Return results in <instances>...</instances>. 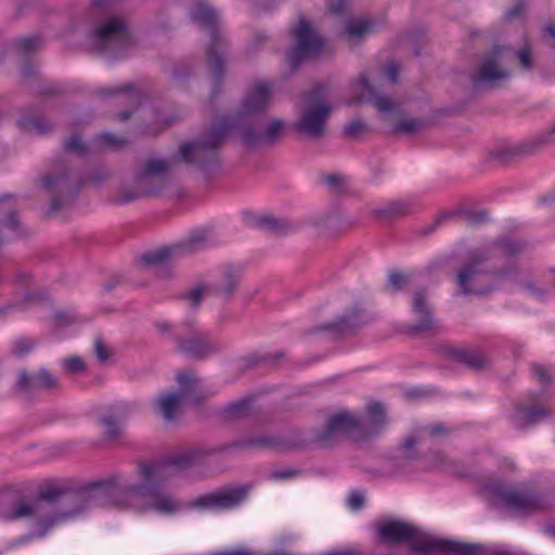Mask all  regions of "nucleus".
<instances>
[{"mask_svg": "<svg viewBox=\"0 0 555 555\" xmlns=\"http://www.w3.org/2000/svg\"><path fill=\"white\" fill-rule=\"evenodd\" d=\"M202 456L203 452L199 450H185L171 454L159 463H140L135 482L112 477L103 483L87 489L67 490L50 524L75 517L94 505L132 509L139 513L153 512L162 516H172L191 508L223 512L242 505L248 496V486H224L190 502H182L159 487L173 475V468L185 469L197 464Z\"/></svg>", "mask_w": 555, "mask_h": 555, "instance_id": "f257e3e1", "label": "nucleus"}, {"mask_svg": "<svg viewBox=\"0 0 555 555\" xmlns=\"http://www.w3.org/2000/svg\"><path fill=\"white\" fill-rule=\"evenodd\" d=\"M232 131H236L242 143L248 147L271 146L284 135L286 121L271 118L258 127L254 124L241 125L237 120H216L201 138L182 143L178 157L210 173L219 166V149Z\"/></svg>", "mask_w": 555, "mask_h": 555, "instance_id": "f03ea898", "label": "nucleus"}, {"mask_svg": "<svg viewBox=\"0 0 555 555\" xmlns=\"http://www.w3.org/2000/svg\"><path fill=\"white\" fill-rule=\"evenodd\" d=\"M93 27L88 33L91 50L105 57H125L135 46L128 21L111 2L94 0L90 9Z\"/></svg>", "mask_w": 555, "mask_h": 555, "instance_id": "7ed1b4c3", "label": "nucleus"}, {"mask_svg": "<svg viewBox=\"0 0 555 555\" xmlns=\"http://www.w3.org/2000/svg\"><path fill=\"white\" fill-rule=\"evenodd\" d=\"M190 15L194 23L210 34L207 61L214 82L220 83L224 73L228 42L220 27L219 13L208 1L198 0L191 9Z\"/></svg>", "mask_w": 555, "mask_h": 555, "instance_id": "20e7f679", "label": "nucleus"}, {"mask_svg": "<svg viewBox=\"0 0 555 555\" xmlns=\"http://www.w3.org/2000/svg\"><path fill=\"white\" fill-rule=\"evenodd\" d=\"M170 164L163 159H146L134 176L121 183L114 201L128 204L158 194L165 185Z\"/></svg>", "mask_w": 555, "mask_h": 555, "instance_id": "39448f33", "label": "nucleus"}, {"mask_svg": "<svg viewBox=\"0 0 555 555\" xmlns=\"http://www.w3.org/2000/svg\"><path fill=\"white\" fill-rule=\"evenodd\" d=\"M332 107L324 100V88L315 87L305 94L298 109L294 129L309 139H320L325 133V125Z\"/></svg>", "mask_w": 555, "mask_h": 555, "instance_id": "423d86ee", "label": "nucleus"}, {"mask_svg": "<svg viewBox=\"0 0 555 555\" xmlns=\"http://www.w3.org/2000/svg\"><path fill=\"white\" fill-rule=\"evenodd\" d=\"M40 185L51 197L50 212L59 211L77 196L81 181L69 172L65 162L59 163L40 178Z\"/></svg>", "mask_w": 555, "mask_h": 555, "instance_id": "0eeeda50", "label": "nucleus"}, {"mask_svg": "<svg viewBox=\"0 0 555 555\" xmlns=\"http://www.w3.org/2000/svg\"><path fill=\"white\" fill-rule=\"evenodd\" d=\"M177 382L180 386L178 391L163 393L155 401L158 412L168 421L177 415L183 403L201 402L208 395L203 386V380L192 372L179 373Z\"/></svg>", "mask_w": 555, "mask_h": 555, "instance_id": "6e6552de", "label": "nucleus"}, {"mask_svg": "<svg viewBox=\"0 0 555 555\" xmlns=\"http://www.w3.org/2000/svg\"><path fill=\"white\" fill-rule=\"evenodd\" d=\"M378 534L385 542H408L410 547L422 554L431 555L433 550H441L448 544L440 539L430 537L410 524L391 520L378 527Z\"/></svg>", "mask_w": 555, "mask_h": 555, "instance_id": "1a4fd4ad", "label": "nucleus"}, {"mask_svg": "<svg viewBox=\"0 0 555 555\" xmlns=\"http://www.w3.org/2000/svg\"><path fill=\"white\" fill-rule=\"evenodd\" d=\"M363 420L353 411L344 409L328 416L325 426L315 435V441L323 448H332L341 439L363 433Z\"/></svg>", "mask_w": 555, "mask_h": 555, "instance_id": "9d476101", "label": "nucleus"}, {"mask_svg": "<svg viewBox=\"0 0 555 555\" xmlns=\"http://www.w3.org/2000/svg\"><path fill=\"white\" fill-rule=\"evenodd\" d=\"M508 53V49L496 47L485 55L480 65L472 75V83L475 89H493L500 87L503 81L511 77V72L503 64Z\"/></svg>", "mask_w": 555, "mask_h": 555, "instance_id": "9b49d317", "label": "nucleus"}, {"mask_svg": "<svg viewBox=\"0 0 555 555\" xmlns=\"http://www.w3.org/2000/svg\"><path fill=\"white\" fill-rule=\"evenodd\" d=\"M292 37L294 42L287 60L294 69L301 61L317 56L324 46L322 37L304 17H300L298 25L292 28Z\"/></svg>", "mask_w": 555, "mask_h": 555, "instance_id": "f8f14e48", "label": "nucleus"}, {"mask_svg": "<svg viewBox=\"0 0 555 555\" xmlns=\"http://www.w3.org/2000/svg\"><path fill=\"white\" fill-rule=\"evenodd\" d=\"M273 86L269 82H256L251 85L243 95L234 115L219 120L234 121L241 125H251L246 119L267 112L272 103Z\"/></svg>", "mask_w": 555, "mask_h": 555, "instance_id": "ddd939ff", "label": "nucleus"}, {"mask_svg": "<svg viewBox=\"0 0 555 555\" xmlns=\"http://www.w3.org/2000/svg\"><path fill=\"white\" fill-rule=\"evenodd\" d=\"M488 254L483 249L469 251L467 261L457 273V284L465 295H486L491 288L483 284L487 276Z\"/></svg>", "mask_w": 555, "mask_h": 555, "instance_id": "4468645a", "label": "nucleus"}, {"mask_svg": "<svg viewBox=\"0 0 555 555\" xmlns=\"http://www.w3.org/2000/svg\"><path fill=\"white\" fill-rule=\"evenodd\" d=\"M207 232L199 230L193 232L190 237L180 244L163 247L142 255L141 260L147 266H160L183 255L196 253L207 244Z\"/></svg>", "mask_w": 555, "mask_h": 555, "instance_id": "2eb2a0df", "label": "nucleus"}, {"mask_svg": "<svg viewBox=\"0 0 555 555\" xmlns=\"http://www.w3.org/2000/svg\"><path fill=\"white\" fill-rule=\"evenodd\" d=\"M373 320L374 314L367 308L357 304L350 307L335 322L324 324L319 330L333 332L336 335H348L371 323Z\"/></svg>", "mask_w": 555, "mask_h": 555, "instance_id": "dca6fc26", "label": "nucleus"}, {"mask_svg": "<svg viewBox=\"0 0 555 555\" xmlns=\"http://www.w3.org/2000/svg\"><path fill=\"white\" fill-rule=\"evenodd\" d=\"M177 348L179 352L194 359H205L220 349L207 333L201 331L192 332L186 338H177Z\"/></svg>", "mask_w": 555, "mask_h": 555, "instance_id": "f3484780", "label": "nucleus"}, {"mask_svg": "<svg viewBox=\"0 0 555 555\" xmlns=\"http://www.w3.org/2000/svg\"><path fill=\"white\" fill-rule=\"evenodd\" d=\"M16 386L20 390H39L53 389L57 387V378L48 370L41 369L37 373H28L22 370L16 379Z\"/></svg>", "mask_w": 555, "mask_h": 555, "instance_id": "a211bd4d", "label": "nucleus"}, {"mask_svg": "<svg viewBox=\"0 0 555 555\" xmlns=\"http://www.w3.org/2000/svg\"><path fill=\"white\" fill-rule=\"evenodd\" d=\"M412 308L418 317V321L414 326L415 331L427 332L436 328V321L433 318V306L425 291H417L413 294Z\"/></svg>", "mask_w": 555, "mask_h": 555, "instance_id": "6ab92c4d", "label": "nucleus"}, {"mask_svg": "<svg viewBox=\"0 0 555 555\" xmlns=\"http://www.w3.org/2000/svg\"><path fill=\"white\" fill-rule=\"evenodd\" d=\"M130 414V408L126 403L115 404L108 413H106L101 424L104 427V435L108 439H116L122 436V422Z\"/></svg>", "mask_w": 555, "mask_h": 555, "instance_id": "aec40b11", "label": "nucleus"}, {"mask_svg": "<svg viewBox=\"0 0 555 555\" xmlns=\"http://www.w3.org/2000/svg\"><path fill=\"white\" fill-rule=\"evenodd\" d=\"M505 504L517 512H531L542 508L543 502L539 494L531 492L506 491L502 493Z\"/></svg>", "mask_w": 555, "mask_h": 555, "instance_id": "412c9836", "label": "nucleus"}, {"mask_svg": "<svg viewBox=\"0 0 555 555\" xmlns=\"http://www.w3.org/2000/svg\"><path fill=\"white\" fill-rule=\"evenodd\" d=\"M354 92L361 101H374L375 106L380 112H390L393 107L392 101L386 96H377V90L371 83L369 76L362 73L359 81L354 86Z\"/></svg>", "mask_w": 555, "mask_h": 555, "instance_id": "4be33fe9", "label": "nucleus"}, {"mask_svg": "<svg viewBox=\"0 0 555 555\" xmlns=\"http://www.w3.org/2000/svg\"><path fill=\"white\" fill-rule=\"evenodd\" d=\"M0 225L11 230L14 237L25 234L17 218L15 199L11 195L0 197Z\"/></svg>", "mask_w": 555, "mask_h": 555, "instance_id": "5701e85b", "label": "nucleus"}, {"mask_svg": "<svg viewBox=\"0 0 555 555\" xmlns=\"http://www.w3.org/2000/svg\"><path fill=\"white\" fill-rule=\"evenodd\" d=\"M387 425V409L385 404L371 401L366 405V418L363 422L364 431L370 434H377L383 430Z\"/></svg>", "mask_w": 555, "mask_h": 555, "instance_id": "b1692460", "label": "nucleus"}, {"mask_svg": "<svg viewBox=\"0 0 555 555\" xmlns=\"http://www.w3.org/2000/svg\"><path fill=\"white\" fill-rule=\"evenodd\" d=\"M240 447L249 448V449H289L295 447L294 444L286 443L279 436H269V435H255L249 436L242 439L238 442Z\"/></svg>", "mask_w": 555, "mask_h": 555, "instance_id": "393cba45", "label": "nucleus"}, {"mask_svg": "<svg viewBox=\"0 0 555 555\" xmlns=\"http://www.w3.org/2000/svg\"><path fill=\"white\" fill-rule=\"evenodd\" d=\"M240 279L241 274L238 269L228 267L222 271L220 280L210 286L211 292L218 296H222L223 298L229 299L235 292L240 283Z\"/></svg>", "mask_w": 555, "mask_h": 555, "instance_id": "a878e982", "label": "nucleus"}, {"mask_svg": "<svg viewBox=\"0 0 555 555\" xmlns=\"http://www.w3.org/2000/svg\"><path fill=\"white\" fill-rule=\"evenodd\" d=\"M451 357L473 370H482L488 366L489 358L478 350L453 348L451 350Z\"/></svg>", "mask_w": 555, "mask_h": 555, "instance_id": "bb28decb", "label": "nucleus"}, {"mask_svg": "<svg viewBox=\"0 0 555 555\" xmlns=\"http://www.w3.org/2000/svg\"><path fill=\"white\" fill-rule=\"evenodd\" d=\"M374 23L367 18H352L345 25L346 37L353 42L361 41L373 31Z\"/></svg>", "mask_w": 555, "mask_h": 555, "instance_id": "cd10ccee", "label": "nucleus"}, {"mask_svg": "<svg viewBox=\"0 0 555 555\" xmlns=\"http://www.w3.org/2000/svg\"><path fill=\"white\" fill-rule=\"evenodd\" d=\"M44 514V506L40 501L18 502L12 506L10 519L41 518Z\"/></svg>", "mask_w": 555, "mask_h": 555, "instance_id": "c85d7f7f", "label": "nucleus"}, {"mask_svg": "<svg viewBox=\"0 0 555 555\" xmlns=\"http://www.w3.org/2000/svg\"><path fill=\"white\" fill-rule=\"evenodd\" d=\"M66 491L67 490L63 487L49 486L39 492L38 499L36 501H40L43 504L44 512L48 507L56 511L60 503H62L63 495L66 493Z\"/></svg>", "mask_w": 555, "mask_h": 555, "instance_id": "c756f323", "label": "nucleus"}, {"mask_svg": "<svg viewBox=\"0 0 555 555\" xmlns=\"http://www.w3.org/2000/svg\"><path fill=\"white\" fill-rule=\"evenodd\" d=\"M440 541L448 545L441 550H433V554H454V555H479L481 553V546L479 545H466L461 544L451 540L440 539Z\"/></svg>", "mask_w": 555, "mask_h": 555, "instance_id": "7c9ffc66", "label": "nucleus"}, {"mask_svg": "<svg viewBox=\"0 0 555 555\" xmlns=\"http://www.w3.org/2000/svg\"><path fill=\"white\" fill-rule=\"evenodd\" d=\"M418 429L406 436L398 448V457L403 460H414L417 456L416 446L423 441Z\"/></svg>", "mask_w": 555, "mask_h": 555, "instance_id": "2f4dec72", "label": "nucleus"}, {"mask_svg": "<svg viewBox=\"0 0 555 555\" xmlns=\"http://www.w3.org/2000/svg\"><path fill=\"white\" fill-rule=\"evenodd\" d=\"M259 224L275 234H286L293 229V224L286 219H279L272 216L261 217Z\"/></svg>", "mask_w": 555, "mask_h": 555, "instance_id": "473e14b6", "label": "nucleus"}, {"mask_svg": "<svg viewBox=\"0 0 555 555\" xmlns=\"http://www.w3.org/2000/svg\"><path fill=\"white\" fill-rule=\"evenodd\" d=\"M18 125L22 129L28 132H35L39 134H43L51 129L50 124L44 121L42 118L38 116L33 117H22L18 120Z\"/></svg>", "mask_w": 555, "mask_h": 555, "instance_id": "72a5a7b5", "label": "nucleus"}, {"mask_svg": "<svg viewBox=\"0 0 555 555\" xmlns=\"http://www.w3.org/2000/svg\"><path fill=\"white\" fill-rule=\"evenodd\" d=\"M43 39L39 35H30L16 39L15 47L18 52L29 54L43 47Z\"/></svg>", "mask_w": 555, "mask_h": 555, "instance_id": "f704fd0d", "label": "nucleus"}, {"mask_svg": "<svg viewBox=\"0 0 555 555\" xmlns=\"http://www.w3.org/2000/svg\"><path fill=\"white\" fill-rule=\"evenodd\" d=\"M410 205L405 201H396L376 210L380 217H400L409 212Z\"/></svg>", "mask_w": 555, "mask_h": 555, "instance_id": "c9c22d12", "label": "nucleus"}, {"mask_svg": "<svg viewBox=\"0 0 555 555\" xmlns=\"http://www.w3.org/2000/svg\"><path fill=\"white\" fill-rule=\"evenodd\" d=\"M548 414L550 410L540 403H534L521 411V417L528 424H534Z\"/></svg>", "mask_w": 555, "mask_h": 555, "instance_id": "e433bc0d", "label": "nucleus"}, {"mask_svg": "<svg viewBox=\"0 0 555 555\" xmlns=\"http://www.w3.org/2000/svg\"><path fill=\"white\" fill-rule=\"evenodd\" d=\"M250 413L249 400H241L236 403L229 405L225 409V417L228 420H237L247 416Z\"/></svg>", "mask_w": 555, "mask_h": 555, "instance_id": "4c0bfd02", "label": "nucleus"}, {"mask_svg": "<svg viewBox=\"0 0 555 555\" xmlns=\"http://www.w3.org/2000/svg\"><path fill=\"white\" fill-rule=\"evenodd\" d=\"M422 128V121L415 118L402 119L393 128V133H408L413 134L420 131Z\"/></svg>", "mask_w": 555, "mask_h": 555, "instance_id": "58836bf2", "label": "nucleus"}, {"mask_svg": "<svg viewBox=\"0 0 555 555\" xmlns=\"http://www.w3.org/2000/svg\"><path fill=\"white\" fill-rule=\"evenodd\" d=\"M126 142L127 141L122 137L111 132H103L96 138V144L99 146L119 147L125 145Z\"/></svg>", "mask_w": 555, "mask_h": 555, "instance_id": "ea45409f", "label": "nucleus"}, {"mask_svg": "<svg viewBox=\"0 0 555 555\" xmlns=\"http://www.w3.org/2000/svg\"><path fill=\"white\" fill-rule=\"evenodd\" d=\"M496 248L504 255V256H514L521 251L522 246L512 240L508 238H502L498 241Z\"/></svg>", "mask_w": 555, "mask_h": 555, "instance_id": "a19ab883", "label": "nucleus"}, {"mask_svg": "<svg viewBox=\"0 0 555 555\" xmlns=\"http://www.w3.org/2000/svg\"><path fill=\"white\" fill-rule=\"evenodd\" d=\"M64 149L68 153L77 155H83L87 152V146L82 142L81 138L77 134L72 135L65 143Z\"/></svg>", "mask_w": 555, "mask_h": 555, "instance_id": "79ce46f5", "label": "nucleus"}, {"mask_svg": "<svg viewBox=\"0 0 555 555\" xmlns=\"http://www.w3.org/2000/svg\"><path fill=\"white\" fill-rule=\"evenodd\" d=\"M172 121L164 119L158 112L155 113V122L146 125L143 128V133L147 135H155L164 128L168 127Z\"/></svg>", "mask_w": 555, "mask_h": 555, "instance_id": "37998d69", "label": "nucleus"}, {"mask_svg": "<svg viewBox=\"0 0 555 555\" xmlns=\"http://www.w3.org/2000/svg\"><path fill=\"white\" fill-rule=\"evenodd\" d=\"M211 292V287L210 286H201V287H197V288H194L192 289L189 294H188V301L190 302V305L194 308L198 307L203 300V298L208 295L209 293Z\"/></svg>", "mask_w": 555, "mask_h": 555, "instance_id": "c03bdc74", "label": "nucleus"}, {"mask_svg": "<svg viewBox=\"0 0 555 555\" xmlns=\"http://www.w3.org/2000/svg\"><path fill=\"white\" fill-rule=\"evenodd\" d=\"M34 346L35 344L33 340L27 338H20L14 341L12 346V353L16 357H24L34 348Z\"/></svg>", "mask_w": 555, "mask_h": 555, "instance_id": "a18cd8bd", "label": "nucleus"}, {"mask_svg": "<svg viewBox=\"0 0 555 555\" xmlns=\"http://www.w3.org/2000/svg\"><path fill=\"white\" fill-rule=\"evenodd\" d=\"M409 281V276L402 273H391L388 279V289L391 292H398L402 289Z\"/></svg>", "mask_w": 555, "mask_h": 555, "instance_id": "49530a36", "label": "nucleus"}, {"mask_svg": "<svg viewBox=\"0 0 555 555\" xmlns=\"http://www.w3.org/2000/svg\"><path fill=\"white\" fill-rule=\"evenodd\" d=\"M63 369L68 373H79L85 370V362L80 357H70L63 361Z\"/></svg>", "mask_w": 555, "mask_h": 555, "instance_id": "de8ad7c7", "label": "nucleus"}, {"mask_svg": "<svg viewBox=\"0 0 555 555\" xmlns=\"http://www.w3.org/2000/svg\"><path fill=\"white\" fill-rule=\"evenodd\" d=\"M423 438L429 437H438L440 435L447 434L448 429L442 424L427 425L418 428Z\"/></svg>", "mask_w": 555, "mask_h": 555, "instance_id": "09e8293b", "label": "nucleus"}, {"mask_svg": "<svg viewBox=\"0 0 555 555\" xmlns=\"http://www.w3.org/2000/svg\"><path fill=\"white\" fill-rule=\"evenodd\" d=\"M366 128L365 124L360 120L356 119L347 124L344 128L345 135L352 138L360 134L362 131H364Z\"/></svg>", "mask_w": 555, "mask_h": 555, "instance_id": "8fccbe9b", "label": "nucleus"}, {"mask_svg": "<svg viewBox=\"0 0 555 555\" xmlns=\"http://www.w3.org/2000/svg\"><path fill=\"white\" fill-rule=\"evenodd\" d=\"M94 352L100 362H106L111 357L109 349L100 338H98L94 343Z\"/></svg>", "mask_w": 555, "mask_h": 555, "instance_id": "3c124183", "label": "nucleus"}, {"mask_svg": "<svg viewBox=\"0 0 555 555\" xmlns=\"http://www.w3.org/2000/svg\"><path fill=\"white\" fill-rule=\"evenodd\" d=\"M519 64L524 69H531L533 66V59L529 48H524L517 52Z\"/></svg>", "mask_w": 555, "mask_h": 555, "instance_id": "603ef678", "label": "nucleus"}, {"mask_svg": "<svg viewBox=\"0 0 555 555\" xmlns=\"http://www.w3.org/2000/svg\"><path fill=\"white\" fill-rule=\"evenodd\" d=\"M55 321L60 325H69L77 321V315L73 311L62 310L55 313Z\"/></svg>", "mask_w": 555, "mask_h": 555, "instance_id": "864d4df0", "label": "nucleus"}, {"mask_svg": "<svg viewBox=\"0 0 555 555\" xmlns=\"http://www.w3.org/2000/svg\"><path fill=\"white\" fill-rule=\"evenodd\" d=\"M348 505L353 511L360 509L364 505V495L359 491H353L348 499Z\"/></svg>", "mask_w": 555, "mask_h": 555, "instance_id": "5fc2aeb1", "label": "nucleus"}, {"mask_svg": "<svg viewBox=\"0 0 555 555\" xmlns=\"http://www.w3.org/2000/svg\"><path fill=\"white\" fill-rule=\"evenodd\" d=\"M268 40L267 34L263 31H256L249 42V49L251 51H256L260 48L261 44L266 43Z\"/></svg>", "mask_w": 555, "mask_h": 555, "instance_id": "6e6d98bb", "label": "nucleus"}, {"mask_svg": "<svg viewBox=\"0 0 555 555\" xmlns=\"http://www.w3.org/2000/svg\"><path fill=\"white\" fill-rule=\"evenodd\" d=\"M532 373L542 384H547L550 382V376L542 365L534 364L532 366Z\"/></svg>", "mask_w": 555, "mask_h": 555, "instance_id": "4d7b16f0", "label": "nucleus"}, {"mask_svg": "<svg viewBox=\"0 0 555 555\" xmlns=\"http://www.w3.org/2000/svg\"><path fill=\"white\" fill-rule=\"evenodd\" d=\"M385 73L392 85H395L398 81L399 67L396 63L388 64L385 69Z\"/></svg>", "mask_w": 555, "mask_h": 555, "instance_id": "13d9d810", "label": "nucleus"}, {"mask_svg": "<svg viewBox=\"0 0 555 555\" xmlns=\"http://www.w3.org/2000/svg\"><path fill=\"white\" fill-rule=\"evenodd\" d=\"M133 90H134V87L132 83H126L118 88L104 89V90H102V93H104V94H117V93H122V92L132 93Z\"/></svg>", "mask_w": 555, "mask_h": 555, "instance_id": "bf43d9fd", "label": "nucleus"}, {"mask_svg": "<svg viewBox=\"0 0 555 555\" xmlns=\"http://www.w3.org/2000/svg\"><path fill=\"white\" fill-rule=\"evenodd\" d=\"M31 280V274L24 270H16L14 281L18 285H27Z\"/></svg>", "mask_w": 555, "mask_h": 555, "instance_id": "052dcab7", "label": "nucleus"}, {"mask_svg": "<svg viewBox=\"0 0 555 555\" xmlns=\"http://www.w3.org/2000/svg\"><path fill=\"white\" fill-rule=\"evenodd\" d=\"M296 474L297 470L294 469L276 470L271 474V478L274 480L288 479L294 477Z\"/></svg>", "mask_w": 555, "mask_h": 555, "instance_id": "680f3d73", "label": "nucleus"}, {"mask_svg": "<svg viewBox=\"0 0 555 555\" xmlns=\"http://www.w3.org/2000/svg\"><path fill=\"white\" fill-rule=\"evenodd\" d=\"M328 8L333 13H340L345 8V0H330Z\"/></svg>", "mask_w": 555, "mask_h": 555, "instance_id": "e2e57ef3", "label": "nucleus"}, {"mask_svg": "<svg viewBox=\"0 0 555 555\" xmlns=\"http://www.w3.org/2000/svg\"><path fill=\"white\" fill-rule=\"evenodd\" d=\"M526 288L534 297H542L544 295V289L537 286L534 283H527Z\"/></svg>", "mask_w": 555, "mask_h": 555, "instance_id": "0e129e2a", "label": "nucleus"}, {"mask_svg": "<svg viewBox=\"0 0 555 555\" xmlns=\"http://www.w3.org/2000/svg\"><path fill=\"white\" fill-rule=\"evenodd\" d=\"M340 181L341 177L337 175H327L324 177V182L332 188H336Z\"/></svg>", "mask_w": 555, "mask_h": 555, "instance_id": "69168bd1", "label": "nucleus"}, {"mask_svg": "<svg viewBox=\"0 0 555 555\" xmlns=\"http://www.w3.org/2000/svg\"><path fill=\"white\" fill-rule=\"evenodd\" d=\"M520 11H521V5L516 4L505 12V17L507 20H514L515 17H517L519 15Z\"/></svg>", "mask_w": 555, "mask_h": 555, "instance_id": "338daca9", "label": "nucleus"}, {"mask_svg": "<svg viewBox=\"0 0 555 555\" xmlns=\"http://www.w3.org/2000/svg\"><path fill=\"white\" fill-rule=\"evenodd\" d=\"M155 325H156L157 331L160 334L169 333L171 330V325L167 321H158V322H156Z\"/></svg>", "mask_w": 555, "mask_h": 555, "instance_id": "774afa93", "label": "nucleus"}]
</instances>
